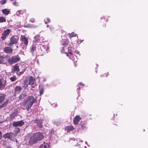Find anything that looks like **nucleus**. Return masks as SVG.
Masks as SVG:
<instances>
[{
  "label": "nucleus",
  "instance_id": "nucleus-1",
  "mask_svg": "<svg viewBox=\"0 0 148 148\" xmlns=\"http://www.w3.org/2000/svg\"><path fill=\"white\" fill-rule=\"evenodd\" d=\"M37 99L32 96H28L26 99L24 101V104L26 106V109L29 111L31 107L35 102H36Z\"/></svg>",
  "mask_w": 148,
  "mask_h": 148
},
{
  "label": "nucleus",
  "instance_id": "nucleus-2",
  "mask_svg": "<svg viewBox=\"0 0 148 148\" xmlns=\"http://www.w3.org/2000/svg\"><path fill=\"white\" fill-rule=\"evenodd\" d=\"M44 138L42 134L40 132L35 133L33 136L31 137L29 142L30 145H32L38 141L42 140Z\"/></svg>",
  "mask_w": 148,
  "mask_h": 148
},
{
  "label": "nucleus",
  "instance_id": "nucleus-3",
  "mask_svg": "<svg viewBox=\"0 0 148 148\" xmlns=\"http://www.w3.org/2000/svg\"><path fill=\"white\" fill-rule=\"evenodd\" d=\"M19 39L18 37L16 36H13L10 38V42L8 45L11 46L14 44H16L18 42Z\"/></svg>",
  "mask_w": 148,
  "mask_h": 148
},
{
  "label": "nucleus",
  "instance_id": "nucleus-4",
  "mask_svg": "<svg viewBox=\"0 0 148 148\" xmlns=\"http://www.w3.org/2000/svg\"><path fill=\"white\" fill-rule=\"evenodd\" d=\"M11 31V30L8 29L4 30L1 34V38L2 40H4L9 35Z\"/></svg>",
  "mask_w": 148,
  "mask_h": 148
},
{
  "label": "nucleus",
  "instance_id": "nucleus-5",
  "mask_svg": "<svg viewBox=\"0 0 148 148\" xmlns=\"http://www.w3.org/2000/svg\"><path fill=\"white\" fill-rule=\"evenodd\" d=\"M20 59V58L18 55L14 56L9 59L8 62L10 64H13L18 62Z\"/></svg>",
  "mask_w": 148,
  "mask_h": 148
},
{
  "label": "nucleus",
  "instance_id": "nucleus-6",
  "mask_svg": "<svg viewBox=\"0 0 148 148\" xmlns=\"http://www.w3.org/2000/svg\"><path fill=\"white\" fill-rule=\"evenodd\" d=\"M15 135L12 132L7 133L3 135V138H8L11 140H13L14 138Z\"/></svg>",
  "mask_w": 148,
  "mask_h": 148
},
{
  "label": "nucleus",
  "instance_id": "nucleus-7",
  "mask_svg": "<svg viewBox=\"0 0 148 148\" xmlns=\"http://www.w3.org/2000/svg\"><path fill=\"white\" fill-rule=\"evenodd\" d=\"M29 83H28V81L27 80H25L24 82V84H26L27 85V87L28 86V84H29L30 85H33L34 83L35 79L34 77L32 76H30L29 77Z\"/></svg>",
  "mask_w": 148,
  "mask_h": 148
},
{
  "label": "nucleus",
  "instance_id": "nucleus-8",
  "mask_svg": "<svg viewBox=\"0 0 148 148\" xmlns=\"http://www.w3.org/2000/svg\"><path fill=\"white\" fill-rule=\"evenodd\" d=\"M32 121L34 123H36L38 127L40 128H42L43 127L42 125L43 120L42 119H38L36 118L35 119L32 120Z\"/></svg>",
  "mask_w": 148,
  "mask_h": 148
},
{
  "label": "nucleus",
  "instance_id": "nucleus-9",
  "mask_svg": "<svg viewBox=\"0 0 148 148\" xmlns=\"http://www.w3.org/2000/svg\"><path fill=\"white\" fill-rule=\"evenodd\" d=\"M48 49V46H43L41 45H38V49L40 52V51L44 52L47 51Z\"/></svg>",
  "mask_w": 148,
  "mask_h": 148
},
{
  "label": "nucleus",
  "instance_id": "nucleus-10",
  "mask_svg": "<svg viewBox=\"0 0 148 148\" xmlns=\"http://www.w3.org/2000/svg\"><path fill=\"white\" fill-rule=\"evenodd\" d=\"M34 40L35 42H43L44 39L43 37H40L39 35H37L35 36L34 38Z\"/></svg>",
  "mask_w": 148,
  "mask_h": 148
},
{
  "label": "nucleus",
  "instance_id": "nucleus-11",
  "mask_svg": "<svg viewBox=\"0 0 148 148\" xmlns=\"http://www.w3.org/2000/svg\"><path fill=\"white\" fill-rule=\"evenodd\" d=\"M25 124L23 121L21 120L18 121L14 122L13 123V126L14 127H21Z\"/></svg>",
  "mask_w": 148,
  "mask_h": 148
},
{
  "label": "nucleus",
  "instance_id": "nucleus-12",
  "mask_svg": "<svg viewBox=\"0 0 148 148\" xmlns=\"http://www.w3.org/2000/svg\"><path fill=\"white\" fill-rule=\"evenodd\" d=\"M63 48V50L62 51V52L66 54V56L69 57V58L71 60H74L75 57L72 53H68L67 51H64Z\"/></svg>",
  "mask_w": 148,
  "mask_h": 148
},
{
  "label": "nucleus",
  "instance_id": "nucleus-13",
  "mask_svg": "<svg viewBox=\"0 0 148 148\" xmlns=\"http://www.w3.org/2000/svg\"><path fill=\"white\" fill-rule=\"evenodd\" d=\"M15 66H16V67L18 69L17 70H16L17 71L19 72L20 73H23L26 70V69L25 67L22 69V65H19L18 66H17V65Z\"/></svg>",
  "mask_w": 148,
  "mask_h": 148
},
{
  "label": "nucleus",
  "instance_id": "nucleus-14",
  "mask_svg": "<svg viewBox=\"0 0 148 148\" xmlns=\"http://www.w3.org/2000/svg\"><path fill=\"white\" fill-rule=\"evenodd\" d=\"M21 40L23 42L25 45H27L28 42V41L27 37L21 36Z\"/></svg>",
  "mask_w": 148,
  "mask_h": 148
},
{
  "label": "nucleus",
  "instance_id": "nucleus-15",
  "mask_svg": "<svg viewBox=\"0 0 148 148\" xmlns=\"http://www.w3.org/2000/svg\"><path fill=\"white\" fill-rule=\"evenodd\" d=\"M4 52L8 53H11L12 52V49L10 47H6L3 48Z\"/></svg>",
  "mask_w": 148,
  "mask_h": 148
},
{
  "label": "nucleus",
  "instance_id": "nucleus-16",
  "mask_svg": "<svg viewBox=\"0 0 148 148\" xmlns=\"http://www.w3.org/2000/svg\"><path fill=\"white\" fill-rule=\"evenodd\" d=\"M81 118L79 115H76L75 117L73 119V122L74 124L75 125H77Z\"/></svg>",
  "mask_w": 148,
  "mask_h": 148
},
{
  "label": "nucleus",
  "instance_id": "nucleus-17",
  "mask_svg": "<svg viewBox=\"0 0 148 148\" xmlns=\"http://www.w3.org/2000/svg\"><path fill=\"white\" fill-rule=\"evenodd\" d=\"M68 42H69L68 40H64L62 42V45L64 46V47H62V49L61 50V51L63 50V48H63L64 51H66L65 50L67 49V48L66 47V46L68 45Z\"/></svg>",
  "mask_w": 148,
  "mask_h": 148
},
{
  "label": "nucleus",
  "instance_id": "nucleus-18",
  "mask_svg": "<svg viewBox=\"0 0 148 148\" xmlns=\"http://www.w3.org/2000/svg\"><path fill=\"white\" fill-rule=\"evenodd\" d=\"M38 49V45H32L31 48L30 52L32 54H33L35 51H36Z\"/></svg>",
  "mask_w": 148,
  "mask_h": 148
},
{
  "label": "nucleus",
  "instance_id": "nucleus-19",
  "mask_svg": "<svg viewBox=\"0 0 148 148\" xmlns=\"http://www.w3.org/2000/svg\"><path fill=\"white\" fill-rule=\"evenodd\" d=\"M22 88L20 86H16L15 87L14 89V94H18L20 93Z\"/></svg>",
  "mask_w": 148,
  "mask_h": 148
},
{
  "label": "nucleus",
  "instance_id": "nucleus-20",
  "mask_svg": "<svg viewBox=\"0 0 148 148\" xmlns=\"http://www.w3.org/2000/svg\"><path fill=\"white\" fill-rule=\"evenodd\" d=\"M6 95L4 93L0 94V104L4 101Z\"/></svg>",
  "mask_w": 148,
  "mask_h": 148
},
{
  "label": "nucleus",
  "instance_id": "nucleus-21",
  "mask_svg": "<svg viewBox=\"0 0 148 148\" xmlns=\"http://www.w3.org/2000/svg\"><path fill=\"white\" fill-rule=\"evenodd\" d=\"M6 81L5 80L0 79V88L5 87L6 84Z\"/></svg>",
  "mask_w": 148,
  "mask_h": 148
},
{
  "label": "nucleus",
  "instance_id": "nucleus-22",
  "mask_svg": "<svg viewBox=\"0 0 148 148\" xmlns=\"http://www.w3.org/2000/svg\"><path fill=\"white\" fill-rule=\"evenodd\" d=\"M49 144V143H46L44 142L39 147V148H48Z\"/></svg>",
  "mask_w": 148,
  "mask_h": 148
},
{
  "label": "nucleus",
  "instance_id": "nucleus-23",
  "mask_svg": "<svg viewBox=\"0 0 148 148\" xmlns=\"http://www.w3.org/2000/svg\"><path fill=\"white\" fill-rule=\"evenodd\" d=\"M65 130H67V132H69L71 131H73L75 130V128L72 125H69L66 126L65 128Z\"/></svg>",
  "mask_w": 148,
  "mask_h": 148
},
{
  "label": "nucleus",
  "instance_id": "nucleus-24",
  "mask_svg": "<svg viewBox=\"0 0 148 148\" xmlns=\"http://www.w3.org/2000/svg\"><path fill=\"white\" fill-rule=\"evenodd\" d=\"M9 102L8 99H6V100L4 101L1 105H0V109L3 108L4 107L6 106Z\"/></svg>",
  "mask_w": 148,
  "mask_h": 148
},
{
  "label": "nucleus",
  "instance_id": "nucleus-25",
  "mask_svg": "<svg viewBox=\"0 0 148 148\" xmlns=\"http://www.w3.org/2000/svg\"><path fill=\"white\" fill-rule=\"evenodd\" d=\"M2 12L4 14L7 15L9 13L10 11L8 9H5L2 10Z\"/></svg>",
  "mask_w": 148,
  "mask_h": 148
},
{
  "label": "nucleus",
  "instance_id": "nucleus-26",
  "mask_svg": "<svg viewBox=\"0 0 148 148\" xmlns=\"http://www.w3.org/2000/svg\"><path fill=\"white\" fill-rule=\"evenodd\" d=\"M73 49V48H72L71 45H69V47L67 48V49H66V51H67L68 53H72V51Z\"/></svg>",
  "mask_w": 148,
  "mask_h": 148
},
{
  "label": "nucleus",
  "instance_id": "nucleus-27",
  "mask_svg": "<svg viewBox=\"0 0 148 148\" xmlns=\"http://www.w3.org/2000/svg\"><path fill=\"white\" fill-rule=\"evenodd\" d=\"M80 125L81 126V128L82 130H84V128H86L85 123L82 121H81L80 123Z\"/></svg>",
  "mask_w": 148,
  "mask_h": 148
},
{
  "label": "nucleus",
  "instance_id": "nucleus-28",
  "mask_svg": "<svg viewBox=\"0 0 148 148\" xmlns=\"http://www.w3.org/2000/svg\"><path fill=\"white\" fill-rule=\"evenodd\" d=\"M6 21V19L3 16H0V23L5 22Z\"/></svg>",
  "mask_w": 148,
  "mask_h": 148
},
{
  "label": "nucleus",
  "instance_id": "nucleus-29",
  "mask_svg": "<svg viewBox=\"0 0 148 148\" xmlns=\"http://www.w3.org/2000/svg\"><path fill=\"white\" fill-rule=\"evenodd\" d=\"M16 79V77L14 75L12 77H11L10 78V80L12 82L15 81Z\"/></svg>",
  "mask_w": 148,
  "mask_h": 148
},
{
  "label": "nucleus",
  "instance_id": "nucleus-30",
  "mask_svg": "<svg viewBox=\"0 0 148 148\" xmlns=\"http://www.w3.org/2000/svg\"><path fill=\"white\" fill-rule=\"evenodd\" d=\"M44 92V90L43 88H41L40 89V95H41L43 94Z\"/></svg>",
  "mask_w": 148,
  "mask_h": 148
},
{
  "label": "nucleus",
  "instance_id": "nucleus-31",
  "mask_svg": "<svg viewBox=\"0 0 148 148\" xmlns=\"http://www.w3.org/2000/svg\"><path fill=\"white\" fill-rule=\"evenodd\" d=\"M6 0H2L0 2V3L2 5H3L5 4L6 3Z\"/></svg>",
  "mask_w": 148,
  "mask_h": 148
},
{
  "label": "nucleus",
  "instance_id": "nucleus-32",
  "mask_svg": "<svg viewBox=\"0 0 148 148\" xmlns=\"http://www.w3.org/2000/svg\"><path fill=\"white\" fill-rule=\"evenodd\" d=\"M3 117L2 116H0V123L3 122L4 121V120L3 119Z\"/></svg>",
  "mask_w": 148,
  "mask_h": 148
},
{
  "label": "nucleus",
  "instance_id": "nucleus-33",
  "mask_svg": "<svg viewBox=\"0 0 148 148\" xmlns=\"http://www.w3.org/2000/svg\"><path fill=\"white\" fill-rule=\"evenodd\" d=\"M76 35V34H74V33H72L71 34H69V36L71 37H73L74 36H75Z\"/></svg>",
  "mask_w": 148,
  "mask_h": 148
},
{
  "label": "nucleus",
  "instance_id": "nucleus-34",
  "mask_svg": "<svg viewBox=\"0 0 148 148\" xmlns=\"http://www.w3.org/2000/svg\"><path fill=\"white\" fill-rule=\"evenodd\" d=\"M3 58L1 56H0V64H2V63L3 62Z\"/></svg>",
  "mask_w": 148,
  "mask_h": 148
},
{
  "label": "nucleus",
  "instance_id": "nucleus-35",
  "mask_svg": "<svg viewBox=\"0 0 148 148\" xmlns=\"http://www.w3.org/2000/svg\"><path fill=\"white\" fill-rule=\"evenodd\" d=\"M80 147L79 148H86V147L85 146H84V145L81 144L79 145Z\"/></svg>",
  "mask_w": 148,
  "mask_h": 148
},
{
  "label": "nucleus",
  "instance_id": "nucleus-36",
  "mask_svg": "<svg viewBox=\"0 0 148 148\" xmlns=\"http://www.w3.org/2000/svg\"><path fill=\"white\" fill-rule=\"evenodd\" d=\"M23 95H20L18 97V98H19V99L20 100H21L22 99Z\"/></svg>",
  "mask_w": 148,
  "mask_h": 148
},
{
  "label": "nucleus",
  "instance_id": "nucleus-37",
  "mask_svg": "<svg viewBox=\"0 0 148 148\" xmlns=\"http://www.w3.org/2000/svg\"><path fill=\"white\" fill-rule=\"evenodd\" d=\"M16 133L18 134V133L19 132L20 130L19 128H17L16 129Z\"/></svg>",
  "mask_w": 148,
  "mask_h": 148
},
{
  "label": "nucleus",
  "instance_id": "nucleus-38",
  "mask_svg": "<svg viewBox=\"0 0 148 148\" xmlns=\"http://www.w3.org/2000/svg\"><path fill=\"white\" fill-rule=\"evenodd\" d=\"M2 138V134L1 132L0 131V140Z\"/></svg>",
  "mask_w": 148,
  "mask_h": 148
},
{
  "label": "nucleus",
  "instance_id": "nucleus-39",
  "mask_svg": "<svg viewBox=\"0 0 148 148\" xmlns=\"http://www.w3.org/2000/svg\"><path fill=\"white\" fill-rule=\"evenodd\" d=\"M34 19L32 18L30 20V21L32 22H33L34 21Z\"/></svg>",
  "mask_w": 148,
  "mask_h": 148
},
{
  "label": "nucleus",
  "instance_id": "nucleus-40",
  "mask_svg": "<svg viewBox=\"0 0 148 148\" xmlns=\"http://www.w3.org/2000/svg\"><path fill=\"white\" fill-rule=\"evenodd\" d=\"M75 53L79 54V52L78 51L76 50L75 51Z\"/></svg>",
  "mask_w": 148,
  "mask_h": 148
},
{
  "label": "nucleus",
  "instance_id": "nucleus-41",
  "mask_svg": "<svg viewBox=\"0 0 148 148\" xmlns=\"http://www.w3.org/2000/svg\"><path fill=\"white\" fill-rule=\"evenodd\" d=\"M47 21L49 22H50V19L49 18H47Z\"/></svg>",
  "mask_w": 148,
  "mask_h": 148
},
{
  "label": "nucleus",
  "instance_id": "nucleus-42",
  "mask_svg": "<svg viewBox=\"0 0 148 148\" xmlns=\"http://www.w3.org/2000/svg\"><path fill=\"white\" fill-rule=\"evenodd\" d=\"M49 29L51 31H52V30L53 29V27H50L49 28Z\"/></svg>",
  "mask_w": 148,
  "mask_h": 148
},
{
  "label": "nucleus",
  "instance_id": "nucleus-43",
  "mask_svg": "<svg viewBox=\"0 0 148 148\" xmlns=\"http://www.w3.org/2000/svg\"><path fill=\"white\" fill-rule=\"evenodd\" d=\"M13 4L14 5H16V2L15 1L13 2Z\"/></svg>",
  "mask_w": 148,
  "mask_h": 148
},
{
  "label": "nucleus",
  "instance_id": "nucleus-44",
  "mask_svg": "<svg viewBox=\"0 0 148 148\" xmlns=\"http://www.w3.org/2000/svg\"><path fill=\"white\" fill-rule=\"evenodd\" d=\"M83 40H81V41H80V42H79V43H81L82 42V41H83Z\"/></svg>",
  "mask_w": 148,
  "mask_h": 148
},
{
  "label": "nucleus",
  "instance_id": "nucleus-45",
  "mask_svg": "<svg viewBox=\"0 0 148 148\" xmlns=\"http://www.w3.org/2000/svg\"><path fill=\"white\" fill-rule=\"evenodd\" d=\"M113 124L114 125H117L116 124V123H115V122L113 123Z\"/></svg>",
  "mask_w": 148,
  "mask_h": 148
},
{
  "label": "nucleus",
  "instance_id": "nucleus-46",
  "mask_svg": "<svg viewBox=\"0 0 148 148\" xmlns=\"http://www.w3.org/2000/svg\"><path fill=\"white\" fill-rule=\"evenodd\" d=\"M45 23L46 24H47V22L46 21H45Z\"/></svg>",
  "mask_w": 148,
  "mask_h": 148
},
{
  "label": "nucleus",
  "instance_id": "nucleus-47",
  "mask_svg": "<svg viewBox=\"0 0 148 148\" xmlns=\"http://www.w3.org/2000/svg\"><path fill=\"white\" fill-rule=\"evenodd\" d=\"M15 114V112H14L12 114V115H14V114Z\"/></svg>",
  "mask_w": 148,
  "mask_h": 148
},
{
  "label": "nucleus",
  "instance_id": "nucleus-48",
  "mask_svg": "<svg viewBox=\"0 0 148 148\" xmlns=\"http://www.w3.org/2000/svg\"><path fill=\"white\" fill-rule=\"evenodd\" d=\"M22 109L23 110H25L26 109V108H22Z\"/></svg>",
  "mask_w": 148,
  "mask_h": 148
},
{
  "label": "nucleus",
  "instance_id": "nucleus-49",
  "mask_svg": "<svg viewBox=\"0 0 148 148\" xmlns=\"http://www.w3.org/2000/svg\"><path fill=\"white\" fill-rule=\"evenodd\" d=\"M19 13V12H17V13H16V14L17 15H18V14Z\"/></svg>",
  "mask_w": 148,
  "mask_h": 148
},
{
  "label": "nucleus",
  "instance_id": "nucleus-50",
  "mask_svg": "<svg viewBox=\"0 0 148 148\" xmlns=\"http://www.w3.org/2000/svg\"><path fill=\"white\" fill-rule=\"evenodd\" d=\"M16 114H15V115H15V116H16L17 115V113H16Z\"/></svg>",
  "mask_w": 148,
  "mask_h": 148
},
{
  "label": "nucleus",
  "instance_id": "nucleus-51",
  "mask_svg": "<svg viewBox=\"0 0 148 148\" xmlns=\"http://www.w3.org/2000/svg\"><path fill=\"white\" fill-rule=\"evenodd\" d=\"M48 26H49V25H47V27H48Z\"/></svg>",
  "mask_w": 148,
  "mask_h": 148
},
{
  "label": "nucleus",
  "instance_id": "nucleus-52",
  "mask_svg": "<svg viewBox=\"0 0 148 148\" xmlns=\"http://www.w3.org/2000/svg\"><path fill=\"white\" fill-rule=\"evenodd\" d=\"M79 89H80V87H79Z\"/></svg>",
  "mask_w": 148,
  "mask_h": 148
},
{
  "label": "nucleus",
  "instance_id": "nucleus-53",
  "mask_svg": "<svg viewBox=\"0 0 148 148\" xmlns=\"http://www.w3.org/2000/svg\"><path fill=\"white\" fill-rule=\"evenodd\" d=\"M16 47H17V48L18 47V46H16Z\"/></svg>",
  "mask_w": 148,
  "mask_h": 148
},
{
  "label": "nucleus",
  "instance_id": "nucleus-54",
  "mask_svg": "<svg viewBox=\"0 0 148 148\" xmlns=\"http://www.w3.org/2000/svg\"><path fill=\"white\" fill-rule=\"evenodd\" d=\"M36 62H37V63H38V61H36Z\"/></svg>",
  "mask_w": 148,
  "mask_h": 148
}]
</instances>
